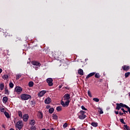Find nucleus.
<instances>
[{
	"label": "nucleus",
	"mask_w": 130,
	"mask_h": 130,
	"mask_svg": "<svg viewBox=\"0 0 130 130\" xmlns=\"http://www.w3.org/2000/svg\"><path fill=\"white\" fill-rule=\"evenodd\" d=\"M71 97L69 93H66L63 96V101H61V105L63 107H68L70 104V99Z\"/></svg>",
	"instance_id": "obj_1"
},
{
	"label": "nucleus",
	"mask_w": 130,
	"mask_h": 130,
	"mask_svg": "<svg viewBox=\"0 0 130 130\" xmlns=\"http://www.w3.org/2000/svg\"><path fill=\"white\" fill-rule=\"evenodd\" d=\"M85 113H86L85 111H84L83 110L80 111L77 114L78 118H79V119H81V120L85 119V118H86V117H87V115H85Z\"/></svg>",
	"instance_id": "obj_2"
},
{
	"label": "nucleus",
	"mask_w": 130,
	"mask_h": 130,
	"mask_svg": "<svg viewBox=\"0 0 130 130\" xmlns=\"http://www.w3.org/2000/svg\"><path fill=\"white\" fill-rule=\"evenodd\" d=\"M55 57H58L59 56H60L61 55L62 56H64V55H66V54H64V52H62L60 50H56V51H55Z\"/></svg>",
	"instance_id": "obj_3"
},
{
	"label": "nucleus",
	"mask_w": 130,
	"mask_h": 130,
	"mask_svg": "<svg viewBox=\"0 0 130 130\" xmlns=\"http://www.w3.org/2000/svg\"><path fill=\"white\" fill-rule=\"evenodd\" d=\"M21 99L24 101L30 99L31 95L27 94H22L20 95Z\"/></svg>",
	"instance_id": "obj_4"
},
{
	"label": "nucleus",
	"mask_w": 130,
	"mask_h": 130,
	"mask_svg": "<svg viewBox=\"0 0 130 130\" xmlns=\"http://www.w3.org/2000/svg\"><path fill=\"white\" fill-rule=\"evenodd\" d=\"M15 126L16 128H18V129L21 130L23 126H24V124H23V122L22 121H19L16 123Z\"/></svg>",
	"instance_id": "obj_5"
},
{
	"label": "nucleus",
	"mask_w": 130,
	"mask_h": 130,
	"mask_svg": "<svg viewBox=\"0 0 130 130\" xmlns=\"http://www.w3.org/2000/svg\"><path fill=\"white\" fill-rule=\"evenodd\" d=\"M116 109H117V110H119L120 109H121V108H125V107L126 106V105L123 104L122 103H117L116 104Z\"/></svg>",
	"instance_id": "obj_6"
},
{
	"label": "nucleus",
	"mask_w": 130,
	"mask_h": 130,
	"mask_svg": "<svg viewBox=\"0 0 130 130\" xmlns=\"http://www.w3.org/2000/svg\"><path fill=\"white\" fill-rule=\"evenodd\" d=\"M46 82L48 83V86L50 87H52L53 86V79L51 78H48L46 79Z\"/></svg>",
	"instance_id": "obj_7"
},
{
	"label": "nucleus",
	"mask_w": 130,
	"mask_h": 130,
	"mask_svg": "<svg viewBox=\"0 0 130 130\" xmlns=\"http://www.w3.org/2000/svg\"><path fill=\"white\" fill-rule=\"evenodd\" d=\"M22 87L20 86H16L15 88V92H17V94H20V93L22 92Z\"/></svg>",
	"instance_id": "obj_8"
},
{
	"label": "nucleus",
	"mask_w": 130,
	"mask_h": 130,
	"mask_svg": "<svg viewBox=\"0 0 130 130\" xmlns=\"http://www.w3.org/2000/svg\"><path fill=\"white\" fill-rule=\"evenodd\" d=\"M31 64H32V66H36L37 67H40L41 66V63L37 61H32Z\"/></svg>",
	"instance_id": "obj_9"
},
{
	"label": "nucleus",
	"mask_w": 130,
	"mask_h": 130,
	"mask_svg": "<svg viewBox=\"0 0 130 130\" xmlns=\"http://www.w3.org/2000/svg\"><path fill=\"white\" fill-rule=\"evenodd\" d=\"M22 118L25 122L28 121V119H29V115L27 114H25L23 115Z\"/></svg>",
	"instance_id": "obj_10"
},
{
	"label": "nucleus",
	"mask_w": 130,
	"mask_h": 130,
	"mask_svg": "<svg viewBox=\"0 0 130 130\" xmlns=\"http://www.w3.org/2000/svg\"><path fill=\"white\" fill-rule=\"evenodd\" d=\"M45 104H50L51 103V99L50 98H48L45 100Z\"/></svg>",
	"instance_id": "obj_11"
},
{
	"label": "nucleus",
	"mask_w": 130,
	"mask_h": 130,
	"mask_svg": "<svg viewBox=\"0 0 130 130\" xmlns=\"http://www.w3.org/2000/svg\"><path fill=\"white\" fill-rule=\"evenodd\" d=\"M37 116L38 118H40V119H41L43 118V114L41 112L39 111L38 113Z\"/></svg>",
	"instance_id": "obj_12"
},
{
	"label": "nucleus",
	"mask_w": 130,
	"mask_h": 130,
	"mask_svg": "<svg viewBox=\"0 0 130 130\" xmlns=\"http://www.w3.org/2000/svg\"><path fill=\"white\" fill-rule=\"evenodd\" d=\"M122 69L123 70V71H125V72H127V71L129 70L130 67L129 66H126V65H125L122 67Z\"/></svg>",
	"instance_id": "obj_13"
},
{
	"label": "nucleus",
	"mask_w": 130,
	"mask_h": 130,
	"mask_svg": "<svg viewBox=\"0 0 130 130\" xmlns=\"http://www.w3.org/2000/svg\"><path fill=\"white\" fill-rule=\"evenodd\" d=\"M46 93V90H42L41 91H40L38 95L39 97H42L44 94H45Z\"/></svg>",
	"instance_id": "obj_14"
},
{
	"label": "nucleus",
	"mask_w": 130,
	"mask_h": 130,
	"mask_svg": "<svg viewBox=\"0 0 130 130\" xmlns=\"http://www.w3.org/2000/svg\"><path fill=\"white\" fill-rule=\"evenodd\" d=\"M9 100V99L7 96H4L3 99V102L4 103V104H7L8 102V101Z\"/></svg>",
	"instance_id": "obj_15"
},
{
	"label": "nucleus",
	"mask_w": 130,
	"mask_h": 130,
	"mask_svg": "<svg viewBox=\"0 0 130 130\" xmlns=\"http://www.w3.org/2000/svg\"><path fill=\"white\" fill-rule=\"evenodd\" d=\"M95 74H96L95 72H92L90 74H89L86 77V79H89V78L91 77H93V76H94V75H95Z\"/></svg>",
	"instance_id": "obj_16"
},
{
	"label": "nucleus",
	"mask_w": 130,
	"mask_h": 130,
	"mask_svg": "<svg viewBox=\"0 0 130 130\" xmlns=\"http://www.w3.org/2000/svg\"><path fill=\"white\" fill-rule=\"evenodd\" d=\"M78 74L79 75H80V76H83L84 75V71L82 69H79L78 70Z\"/></svg>",
	"instance_id": "obj_17"
},
{
	"label": "nucleus",
	"mask_w": 130,
	"mask_h": 130,
	"mask_svg": "<svg viewBox=\"0 0 130 130\" xmlns=\"http://www.w3.org/2000/svg\"><path fill=\"white\" fill-rule=\"evenodd\" d=\"M98 112H99L100 114H103V110H102V108H98Z\"/></svg>",
	"instance_id": "obj_18"
},
{
	"label": "nucleus",
	"mask_w": 130,
	"mask_h": 130,
	"mask_svg": "<svg viewBox=\"0 0 130 130\" xmlns=\"http://www.w3.org/2000/svg\"><path fill=\"white\" fill-rule=\"evenodd\" d=\"M52 117H53V119H55V120H57V119L58 118L57 117V115H56V114H52Z\"/></svg>",
	"instance_id": "obj_19"
},
{
	"label": "nucleus",
	"mask_w": 130,
	"mask_h": 130,
	"mask_svg": "<svg viewBox=\"0 0 130 130\" xmlns=\"http://www.w3.org/2000/svg\"><path fill=\"white\" fill-rule=\"evenodd\" d=\"M3 80H8L9 79V76L8 75H4L2 76Z\"/></svg>",
	"instance_id": "obj_20"
},
{
	"label": "nucleus",
	"mask_w": 130,
	"mask_h": 130,
	"mask_svg": "<svg viewBox=\"0 0 130 130\" xmlns=\"http://www.w3.org/2000/svg\"><path fill=\"white\" fill-rule=\"evenodd\" d=\"M91 125L92 126H94V127H96V126H98V123L97 122H92Z\"/></svg>",
	"instance_id": "obj_21"
},
{
	"label": "nucleus",
	"mask_w": 130,
	"mask_h": 130,
	"mask_svg": "<svg viewBox=\"0 0 130 130\" xmlns=\"http://www.w3.org/2000/svg\"><path fill=\"white\" fill-rule=\"evenodd\" d=\"M54 111V109L53 108H51L49 109V113H50L51 114L53 113Z\"/></svg>",
	"instance_id": "obj_22"
},
{
	"label": "nucleus",
	"mask_w": 130,
	"mask_h": 130,
	"mask_svg": "<svg viewBox=\"0 0 130 130\" xmlns=\"http://www.w3.org/2000/svg\"><path fill=\"white\" fill-rule=\"evenodd\" d=\"M18 116H19V117H21V118H23V115L22 114V111H19L18 112Z\"/></svg>",
	"instance_id": "obj_23"
},
{
	"label": "nucleus",
	"mask_w": 130,
	"mask_h": 130,
	"mask_svg": "<svg viewBox=\"0 0 130 130\" xmlns=\"http://www.w3.org/2000/svg\"><path fill=\"white\" fill-rule=\"evenodd\" d=\"M35 120H31L29 122V124H30V125H34V124H35Z\"/></svg>",
	"instance_id": "obj_24"
},
{
	"label": "nucleus",
	"mask_w": 130,
	"mask_h": 130,
	"mask_svg": "<svg viewBox=\"0 0 130 130\" xmlns=\"http://www.w3.org/2000/svg\"><path fill=\"white\" fill-rule=\"evenodd\" d=\"M62 110V108L61 107V106H58L56 108V110L57 111H61V110Z\"/></svg>",
	"instance_id": "obj_25"
},
{
	"label": "nucleus",
	"mask_w": 130,
	"mask_h": 130,
	"mask_svg": "<svg viewBox=\"0 0 130 130\" xmlns=\"http://www.w3.org/2000/svg\"><path fill=\"white\" fill-rule=\"evenodd\" d=\"M29 87H33L34 86V82L33 81H30L28 83Z\"/></svg>",
	"instance_id": "obj_26"
},
{
	"label": "nucleus",
	"mask_w": 130,
	"mask_h": 130,
	"mask_svg": "<svg viewBox=\"0 0 130 130\" xmlns=\"http://www.w3.org/2000/svg\"><path fill=\"white\" fill-rule=\"evenodd\" d=\"M4 114H5V116L7 117V118H10V114H9V113L5 111L4 112Z\"/></svg>",
	"instance_id": "obj_27"
},
{
	"label": "nucleus",
	"mask_w": 130,
	"mask_h": 130,
	"mask_svg": "<svg viewBox=\"0 0 130 130\" xmlns=\"http://www.w3.org/2000/svg\"><path fill=\"white\" fill-rule=\"evenodd\" d=\"M60 66H64L65 67L67 66V62L66 60H63Z\"/></svg>",
	"instance_id": "obj_28"
},
{
	"label": "nucleus",
	"mask_w": 130,
	"mask_h": 130,
	"mask_svg": "<svg viewBox=\"0 0 130 130\" xmlns=\"http://www.w3.org/2000/svg\"><path fill=\"white\" fill-rule=\"evenodd\" d=\"M4 88H5V85H4V83L0 84V89L2 91L4 90Z\"/></svg>",
	"instance_id": "obj_29"
},
{
	"label": "nucleus",
	"mask_w": 130,
	"mask_h": 130,
	"mask_svg": "<svg viewBox=\"0 0 130 130\" xmlns=\"http://www.w3.org/2000/svg\"><path fill=\"white\" fill-rule=\"evenodd\" d=\"M94 75L95 78H96L97 79H99V78H100L101 77L100 74H99V73H96Z\"/></svg>",
	"instance_id": "obj_30"
},
{
	"label": "nucleus",
	"mask_w": 130,
	"mask_h": 130,
	"mask_svg": "<svg viewBox=\"0 0 130 130\" xmlns=\"http://www.w3.org/2000/svg\"><path fill=\"white\" fill-rule=\"evenodd\" d=\"M92 100L93 101H94L95 102H99V101H100V100H99V99H98V98H93V99H92Z\"/></svg>",
	"instance_id": "obj_31"
},
{
	"label": "nucleus",
	"mask_w": 130,
	"mask_h": 130,
	"mask_svg": "<svg viewBox=\"0 0 130 130\" xmlns=\"http://www.w3.org/2000/svg\"><path fill=\"white\" fill-rule=\"evenodd\" d=\"M10 88H14V84L12 82L9 83Z\"/></svg>",
	"instance_id": "obj_32"
},
{
	"label": "nucleus",
	"mask_w": 130,
	"mask_h": 130,
	"mask_svg": "<svg viewBox=\"0 0 130 130\" xmlns=\"http://www.w3.org/2000/svg\"><path fill=\"white\" fill-rule=\"evenodd\" d=\"M130 75V72H127L125 73V78H127Z\"/></svg>",
	"instance_id": "obj_33"
},
{
	"label": "nucleus",
	"mask_w": 130,
	"mask_h": 130,
	"mask_svg": "<svg viewBox=\"0 0 130 130\" xmlns=\"http://www.w3.org/2000/svg\"><path fill=\"white\" fill-rule=\"evenodd\" d=\"M0 31L4 32L5 34L7 33V30H6V29L4 30V29L3 28L0 29Z\"/></svg>",
	"instance_id": "obj_34"
},
{
	"label": "nucleus",
	"mask_w": 130,
	"mask_h": 130,
	"mask_svg": "<svg viewBox=\"0 0 130 130\" xmlns=\"http://www.w3.org/2000/svg\"><path fill=\"white\" fill-rule=\"evenodd\" d=\"M121 110H122V111H123V112L124 113V114H126V113H127V111L124 110V109H123V108H121Z\"/></svg>",
	"instance_id": "obj_35"
},
{
	"label": "nucleus",
	"mask_w": 130,
	"mask_h": 130,
	"mask_svg": "<svg viewBox=\"0 0 130 130\" xmlns=\"http://www.w3.org/2000/svg\"><path fill=\"white\" fill-rule=\"evenodd\" d=\"M21 78V75L17 74L16 75V80H19Z\"/></svg>",
	"instance_id": "obj_36"
},
{
	"label": "nucleus",
	"mask_w": 130,
	"mask_h": 130,
	"mask_svg": "<svg viewBox=\"0 0 130 130\" xmlns=\"http://www.w3.org/2000/svg\"><path fill=\"white\" fill-rule=\"evenodd\" d=\"M5 94H6V95H9V90H8V89L5 88Z\"/></svg>",
	"instance_id": "obj_37"
},
{
	"label": "nucleus",
	"mask_w": 130,
	"mask_h": 130,
	"mask_svg": "<svg viewBox=\"0 0 130 130\" xmlns=\"http://www.w3.org/2000/svg\"><path fill=\"white\" fill-rule=\"evenodd\" d=\"M120 121L121 123H123V124H125V122H124V120L122 118L120 119Z\"/></svg>",
	"instance_id": "obj_38"
},
{
	"label": "nucleus",
	"mask_w": 130,
	"mask_h": 130,
	"mask_svg": "<svg viewBox=\"0 0 130 130\" xmlns=\"http://www.w3.org/2000/svg\"><path fill=\"white\" fill-rule=\"evenodd\" d=\"M125 108H127V112H128L129 113H130V108L128 106H127V105H126V107H125Z\"/></svg>",
	"instance_id": "obj_39"
},
{
	"label": "nucleus",
	"mask_w": 130,
	"mask_h": 130,
	"mask_svg": "<svg viewBox=\"0 0 130 130\" xmlns=\"http://www.w3.org/2000/svg\"><path fill=\"white\" fill-rule=\"evenodd\" d=\"M30 129L36 130V127L35 126L32 125V126L30 127Z\"/></svg>",
	"instance_id": "obj_40"
},
{
	"label": "nucleus",
	"mask_w": 130,
	"mask_h": 130,
	"mask_svg": "<svg viewBox=\"0 0 130 130\" xmlns=\"http://www.w3.org/2000/svg\"><path fill=\"white\" fill-rule=\"evenodd\" d=\"M6 36H9V37H12V36H13V35H12V33H7Z\"/></svg>",
	"instance_id": "obj_41"
},
{
	"label": "nucleus",
	"mask_w": 130,
	"mask_h": 130,
	"mask_svg": "<svg viewBox=\"0 0 130 130\" xmlns=\"http://www.w3.org/2000/svg\"><path fill=\"white\" fill-rule=\"evenodd\" d=\"M88 95L89 97H92V94H91V91H90V90L88 91Z\"/></svg>",
	"instance_id": "obj_42"
},
{
	"label": "nucleus",
	"mask_w": 130,
	"mask_h": 130,
	"mask_svg": "<svg viewBox=\"0 0 130 130\" xmlns=\"http://www.w3.org/2000/svg\"><path fill=\"white\" fill-rule=\"evenodd\" d=\"M68 127V123H65L63 125V128H66V127Z\"/></svg>",
	"instance_id": "obj_43"
},
{
	"label": "nucleus",
	"mask_w": 130,
	"mask_h": 130,
	"mask_svg": "<svg viewBox=\"0 0 130 130\" xmlns=\"http://www.w3.org/2000/svg\"><path fill=\"white\" fill-rule=\"evenodd\" d=\"M0 111L1 112H5V108H0Z\"/></svg>",
	"instance_id": "obj_44"
},
{
	"label": "nucleus",
	"mask_w": 130,
	"mask_h": 130,
	"mask_svg": "<svg viewBox=\"0 0 130 130\" xmlns=\"http://www.w3.org/2000/svg\"><path fill=\"white\" fill-rule=\"evenodd\" d=\"M81 108L83 110H87V109H86V108H85L84 106H82Z\"/></svg>",
	"instance_id": "obj_45"
},
{
	"label": "nucleus",
	"mask_w": 130,
	"mask_h": 130,
	"mask_svg": "<svg viewBox=\"0 0 130 130\" xmlns=\"http://www.w3.org/2000/svg\"><path fill=\"white\" fill-rule=\"evenodd\" d=\"M46 108H47V109H48L50 108V106H47L46 107Z\"/></svg>",
	"instance_id": "obj_46"
},
{
	"label": "nucleus",
	"mask_w": 130,
	"mask_h": 130,
	"mask_svg": "<svg viewBox=\"0 0 130 130\" xmlns=\"http://www.w3.org/2000/svg\"><path fill=\"white\" fill-rule=\"evenodd\" d=\"M119 114H120V115H123V113H121V112H119Z\"/></svg>",
	"instance_id": "obj_47"
},
{
	"label": "nucleus",
	"mask_w": 130,
	"mask_h": 130,
	"mask_svg": "<svg viewBox=\"0 0 130 130\" xmlns=\"http://www.w3.org/2000/svg\"><path fill=\"white\" fill-rule=\"evenodd\" d=\"M2 72H3V69L0 68V74H2Z\"/></svg>",
	"instance_id": "obj_48"
},
{
	"label": "nucleus",
	"mask_w": 130,
	"mask_h": 130,
	"mask_svg": "<svg viewBox=\"0 0 130 130\" xmlns=\"http://www.w3.org/2000/svg\"><path fill=\"white\" fill-rule=\"evenodd\" d=\"M115 114H118V111H115Z\"/></svg>",
	"instance_id": "obj_49"
},
{
	"label": "nucleus",
	"mask_w": 130,
	"mask_h": 130,
	"mask_svg": "<svg viewBox=\"0 0 130 130\" xmlns=\"http://www.w3.org/2000/svg\"><path fill=\"white\" fill-rule=\"evenodd\" d=\"M70 130H76V128H72L70 129Z\"/></svg>",
	"instance_id": "obj_50"
},
{
	"label": "nucleus",
	"mask_w": 130,
	"mask_h": 130,
	"mask_svg": "<svg viewBox=\"0 0 130 130\" xmlns=\"http://www.w3.org/2000/svg\"><path fill=\"white\" fill-rule=\"evenodd\" d=\"M35 70H36V71H37V70H38V67H35Z\"/></svg>",
	"instance_id": "obj_51"
},
{
	"label": "nucleus",
	"mask_w": 130,
	"mask_h": 130,
	"mask_svg": "<svg viewBox=\"0 0 130 130\" xmlns=\"http://www.w3.org/2000/svg\"><path fill=\"white\" fill-rule=\"evenodd\" d=\"M42 130H46L45 128L42 129ZM47 130H50L49 129H47Z\"/></svg>",
	"instance_id": "obj_52"
},
{
	"label": "nucleus",
	"mask_w": 130,
	"mask_h": 130,
	"mask_svg": "<svg viewBox=\"0 0 130 130\" xmlns=\"http://www.w3.org/2000/svg\"><path fill=\"white\" fill-rule=\"evenodd\" d=\"M10 130H15V129H14V128H11L10 129Z\"/></svg>",
	"instance_id": "obj_53"
},
{
	"label": "nucleus",
	"mask_w": 130,
	"mask_h": 130,
	"mask_svg": "<svg viewBox=\"0 0 130 130\" xmlns=\"http://www.w3.org/2000/svg\"><path fill=\"white\" fill-rule=\"evenodd\" d=\"M128 96H129V97L130 98V92L128 93Z\"/></svg>",
	"instance_id": "obj_54"
},
{
	"label": "nucleus",
	"mask_w": 130,
	"mask_h": 130,
	"mask_svg": "<svg viewBox=\"0 0 130 130\" xmlns=\"http://www.w3.org/2000/svg\"><path fill=\"white\" fill-rule=\"evenodd\" d=\"M50 130H54V128H51Z\"/></svg>",
	"instance_id": "obj_55"
},
{
	"label": "nucleus",
	"mask_w": 130,
	"mask_h": 130,
	"mask_svg": "<svg viewBox=\"0 0 130 130\" xmlns=\"http://www.w3.org/2000/svg\"><path fill=\"white\" fill-rule=\"evenodd\" d=\"M3 127L5 128V125H3Z\"/></svg>",
	"instance_id": "obj_56"
},
{
	"label": "nucleus",
	"mask_w": 130,
	"mask_h": 130,
	"mask_svg": "<svg viewBox=\"0 0 130 130\" xmlns=\"http://www.w3.org/2000/svg\"><path fill=\"white\" fill-rule=\"evenodd\" d=\"M26 39H28V37H26Z\"/></svg>",
	"instance_id": "obj_57"
},
{
	"label": "nucleus",
	"mask_w": 130,
	"mask_h": 130,
	"mask_svg": "<svg viewBox=\"0 0 130 130\" xmlns=\"http://www.w3.org/2000/svg\"><path fill=\"white\" fill-rule=\"evenodd\" d=\"M59 88H61V86H60L59 87Z\"/></svg>",
	"instance_id": "obj_58"
}]
</instances>
